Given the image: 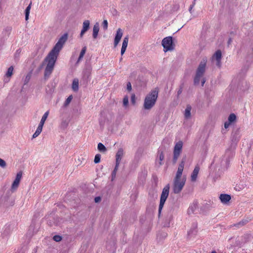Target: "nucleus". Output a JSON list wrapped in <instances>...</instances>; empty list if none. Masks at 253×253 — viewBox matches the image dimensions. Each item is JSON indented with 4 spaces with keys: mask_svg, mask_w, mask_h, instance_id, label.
<instances>
[{
    "mask_svg": "<svg viewBox=\"0 0 253 253\" xmlns=\"http://www.w3.org/2000/svg\"><path fill=\"white\" fill-rule=\"evenodd\" d=\"M68 36L67 33L63 35L45 57L44 61L47 62V65L44 71L45 78H48L51 74L59 53L68 39Z\"/></svg>",
    "mask_w": 253,
    "mask_h": 253,
    "instance_id": "1",
    "label": "nucleus"
},
{
    "mask_svg": "<svg viewBox=\"0 0 253 253\" xmlns=\"http://www.w3.org/2000/svg\"><path fill=\"white\" fill-rule=\"evenodd\" d=\"M234 156V151L231 149L226 150L224 156L221 158L220 166L218 167V170L223 172L229 166L230 160L233 158Z\"/></svg>",
    "mask_w": 253,
    "mask_h": 253,
    "instance_id": "2",
    "label": "nucleus"
},
{
    "mask_svg": "<svg viewBox=\"0 0 253 253\" xmlns=\"http://www.w3.org/2000/svg\"><path fill=\"white\" fill-rule=\"evenodd\" d=\"M158 91L152 90L144 99L143 107L145 110H150L155 104L158 98Z\"/></svg>",
    "mask_w": 253,
    "mask_h": 253,
    "instance_id": "3",
    "label": "nucleus"
},
{
    "mask_svg": "<svg viewBox=\"0 0 253 253\" xmlns=\"http://www.w3.org/2000/svg\"><path fill=\"white\" fill-rule=\"evenodd\" d=\"M207 62V58H204L202 59L199 65L194 80V84L195 85L199 84L201 78L203 77L204 73L205 72Z\"/></svg>",
    "mask_w": 253,
    "mask_h": 253,
    "instance_id": "4",
    "label": "nucleus"
},
{
    "mask_svg": "<svg viewBox=\"0 0 253 253\" xmlns=\"http://www.w3.org/2000/svg\"><path fill=\"white\" fill-rule=\"evenodd\" d=\"M169 184H168L167 185L165 186V187L163 189L162 193L161 195L160 202L159 206V214L161 213V212L163 209L165 202L168 197L169 194Z\"/></svg>",
    "mask_w": 253,
    "mask_h": 253,
    "instance_id": "5",
    "label": "nucleus"
},
{
    "mask_svg": "<svg viewBox=\"0 0 253 253\" xmlns=\"http://www.w3.org/2000/svg\"><path fill=\"white\" fill-rule=\"evenodd\" d=\"M185 178H182L181 180L174 179L172 188L173 193L175 194L179 193L185 185Z\"/></svg>",
    "mask_w": 253,
    "mask_h": 253,
    "instance_id": "6",
    "label": "nucleus"
},
{
    "mask_svg": "<svg viewBox=\"0 0 253 253\" xmlns=\"http://www.w3.org/2000/svg\"><path fill=\"white\" fill-rule=\"evenodd\" d=\"M182 146L183 142L181 141H179L175 144L174 147L173 157L172 159L173 164H175L176 163L177 159L182 152Z\"/></svg>",
    "mask_w": 253,
    "mask_h": 253,
    "instance_id": "7",
    "label": "nucleus"
},
{
    "mask_svg": "<svg viewBox=\"0 0 253 253\" xmlns=\"http://www.w3.org/2000/svg\"><path fill=\"white\" fill-rule=\"evenodd\" d=\"M162 44L165 52L172 50L174 48L172 44V38L170 36L164 38L162 40Z\"/></svg>",
    "mask_w": 253,
    "mask_h": 253,
    "instance_id": "8",
    "label": "nucleus"
},
{
    "mask_svg": "<svg viewBox=\"0 0 253 253\" xmlns=\"http://www.w3.org/2000/svg\"><path fill=\"white\" fill-rule=\"evenodd\" d=\"M186 156H185L183 157V158L181 161V162L179 164L178 169H177V172H176V175H175V176L174 179H178V180L182 179L181 176H182V172L183 171L184 166V164L186 162Z\"/></svg>",
    "mask_w": 253,
    "mask_h": 253,
    "instance_id": "9",
    "label": "nucleus"
},
{
    "mask_svg": "<svg viewBox=\"0 0 253 253\" xmlns=\"http://www.w3.org/2000/svg\"><path fill=\"white\" fill-rule=\"evenodd\" d=\"M92 68L90 65H86L84 69L83 72V78L86 81H90L91 79V73Z\"/></svg>",
    "mask_w": 253,
    "mask_h": 253,
    "instance_id": "10",
    "label": "nucleus"
},
{
    "mask_svg": "<svg viewBox=\"0 0 253 253\" xmlns=\"http://www.w3.org/2000/svg\"><path fill=\"white\" fill-rule=\"evenodd\" d=\"M222 57L221 51L220 50H217L212 56V60H216V65L218 67H220L221 63V59Z\"/></svg>",
    "mask_w": 253,
    "mask_h": 253,
    "instance_id": "11",
    "label": "nucleus"
},
{
    "mask_svg": "<svg viewBox=\"0 0 253 253\" xmlns=\"http://www.w3.org/2000/svg\"><path fill=\"white\" fill-rule=\"evenodd\" d=\"M90 22L88 20H85L84 21L83 24V28L81 30V33L80 34V38H82L84 34V33L87 31V30L89 28Z\"/></svg>",
    "mask_w": 253,
    "mask_h": 253,
    "instance_id": "12",
    "label": "nucleus"
},
{
    "mask_svg": "<svg viewBox=\"0 0 253 253\" xmlns=\"http://www.w3.org/2000/svg\"><path fill=\"white\" fill-rule=\"evenodd\" d=\"M123 34L122 30L120 28H119L117 31V33L114 39V44L115 47H116L118 44L119 43L122 37Z\"/></svg>",
    "mask_w": 253,
    "mask_h": 253,
    "instance_id": "13",
    "label": "nucleus"
},
{
    "mask_svg": "<svg viewBox=\"0 0 253 253\" xmlns=\"http://www.w3.org/2000/svg\"><path fill=\"white\" fill-rule=\"evenodd\" d=\"M240 139V136L239 135V132L237 130L236 132L233 133L232 135L231 140L232 142V147L233 149L236 147L237 143L238 142Z\"/></svg>",
    "mask_w": 253,
    "mask_h": 253,
    "instance_id": "14",
    "label": "nucleus"
},
{
    "mask_svg": "<svg viewBox=\"0 0 253 253\" xmlns=\"http://www.w3.org/2000/svg\"><path fill=\"white\" fill-rule=\"evenodd\" d=\"M124 156V150L122 148H119L116 155V164H119Z\"/></svg>",
    "mask_w": 253,
    "mask_h": 253,
    "instance_id": "15",
    "label": "nucleus"
},
{
    "mask_svg": "<svg viewBox=\"0 0 253 253\" xmlns=\"http://www.w3.org/2000/svg\"><path fill=\"white\" fill-rule=\"evenodd\" d=\"M199 170L200 167L199 166H196L195 167L191 175V180L192 181L194 182L196 180Z\"/></svg>",
    "mask_w": 253,
    "mask_h": 253,
    "instance_id": "16",
    "label": "nucleus"
},
{
    "mask_svg": "<svg viewBox=\"0 0 253 253\" xmlns=\"http://www.w3.org/2000/svg\"><path fill=\"white\" fill-rule=\"evenodd\" d=\"M198 208V202L197 201L193 202V203L190 206V207L188 209V213L189 214L194 213L196 210Z\"/></svg>",
    "mask_w": 253,
    "mask_h": 253,
    "instance_id": "17",
    "label": "nucleus"
},
{
    "mask_svg": "<svg viewBox=\"0 0 253 253\" xmlns=\"http://www.w3.org/2000/svg\"><path fill=\"white\" fill-rule=\"evenodd\" d=\"M192 107L190 105H187L184 111V116L185 119L188 120L191 118V111Z\"/></svg>",
    "mask_w": 253,
    "mask_h": 253,
    "instance_id": "18",
    "label": "nucleus"
},
{
    "mask_svg": "<svg viewBox=\"0 0 253 253\" xmlns=\"http://www.w3.org/2000/svg\"><path fill=\"white\" fill-rule=\"evenodd\" d=\"M219 198L222 203L227 204L231 200V196L228 194H221Z\"/></svg>",
    "mask_w": 253,
    "mask_h": 253,
    "instance_id": "19",
    "label": "nucleus"
},
{
    "mask_svg": "<svg viewBox=\"0 0 253 253\" xmlns=\"http://www.w3.org/2000/svg\"><path fill=\"white\" fill-rule=\"evenodd\" d=\"M12 28L11 27H6L2 32L3 38H7L8 37L11 33Z\"/></svg>",
    "mask_w": 253,
    "mask_h": 253,
    "instance_id": "20",
    "label": "nucleus"
},
{
    "mask_svg": "<svg viewBox=\"0 0 253 253\" xmlns=\"http://www.w3.org/2000/svg\"><path fill=\"white\" fill-rule=\"evenodd\" d=\"M99 31V24L98 23H96L94 25L93 28L92 37L94 39H95L97 38Z\"/></svg>",
    "mask_w": 253,
    "mask_h": 253,
    "instance_id": "21",
    "label": "nucleus"
},
{
    "mask_svg": "<svg viewBox=\"0 0 253 253\" xmlns=\"http://www.w3.org/2000/svg\"><path fill=\"white\" fill-rule=\"evenodd\" d=\"M42 127H43L42 126L39 124V126H38L36 131L33 135V138H36L40 134V133H41V132L42 131Z\"/></svg>",
    "mask_w": 253,
    "mask_h": 253,
    "instance_id": "22",
    "label": "nucleus"
},
{
    "mask_svg": "<svg viewBox=\"0 0 253 253\" xmlns=\"http://www.w3.org/2000/svg\"><path fill=\"white\" fill-rule=\"evenodd\" d=\"M32 2V1L30 2L29 5L26 7L25 10V20L27 21L29 19V16L30 14V9L31 8Z\"/></svg>",
    "mask_w": 253,
    "mask_h": 253,
    "instance_id": "23",
    "label": "nucleus"
},
{
    "mask_svg": "<svg viewBox=\"0 0 253 253\" xmlns=\"http://www.w3.org/2000/svg\"><path fill=\"white\" fill-rule=\"evenodd\" d=\"M86 51V46L83 47V48L82 49L81 52H80V54L79 57L78 59L77 63H78L81 60H82L84 54L85 53Z\"/></svg>",
    "mask_w": 253,
    "mask_h": 253,
    "instance_id": "24",
    "label": "nucleus"
},
{
    "mask_svg": "<svg viewBox=\"0 0 253 253\" xmlns=\"http://www.w3.org/2000/svg\"><path fill=\"white\" fill-rule=\"evenodd\" d=\"M48 115H49V111H47L44 113V114L43 115V116L42 118V119L40 121L39 125L43 126L46 120L47 119Z\"/></svg>",
    "mask_w": 253,
    "mask_h": 253,
    "instance_id": "25",
    "label": "nucleus"
},
{
    "mask_svg": "<svg viewBox=\"0 0 253 253\" xmlns=\"http://www.w3.org/2000/svg\"><path fill=\"white\" fill-rule=\"evenodd\" d=\"M72 89L74 91H76L79 89V82L77 79H74L72 83Z\"/></svg>",
    "mask_w": 253,
    "mask_h": 253,
    "instance_id": "26",
    "label": "nucleus"
},
{
    "mask_svg": "<svg viewBox=\"0 0 253 253\" xmlns=\"http://www.w3.org/2000/svg\"><path fill=\"white\" fill-rule=\"evenodd\" d=\"M98 150L102 153H105L107 151V148L106 147L101 143H99L97 145Z\"/></svg>",
    "mask_w": 253,
    "mask_h": 253,
    "instance_id": "27",
    "label": "nucleus"
},
{
    "mask_svg": "<svg viewBox=\"0 0 253 253\" xmlns=\"http://www.w3.org/2000/svg\"><path fill=\"white\" fill-rule=\"evenodd\" d=\"M158 158L159 160V164L160 166H161L162 165V161L164 159V155L163 154V151H161L160 150L158 151Z\"/></svg>",
    "mask_w": 253,
    "mask_h": 253,
    "instance_id": "28",
    "label": "nucleus"
},
{
    "mask_svg": "<svg viewBox=\"0 0 253 253\" xmlns=\"http://www.w3.org/2000/svg\"><path fill=\"white\" fill-rule=\"evenodd\" d=\"M236 120V116L234 113L231 114L228 118V121L232 124V123L235 122Z\"/></svg>",
    "mask_w": 253,
    "mask_h": 253,
    "instance_id": "29",
    "label": "nucleus"
},
{
    "mask_svg": "<svg viewBox=\"0 0 253 253\" xmlns=\"http://www.w3.org/2000/svg\"><path fill=\"white\" fill-rule=\"evenodd\" d=\"M197 233V225H193V228L191 229L188 232V235H196Z\"/></svg>",
    "mask_w": 253,
    "mask_h": 253,
    "instance_id": "30",
    "label": "nucleus"
},
{
    "mask_svg": "<svg viewBox=\"0 0 253 253\" xmlns=\"http://www.w3.org/2000/svg\"><path fill=\"white\" fill-rule=\"evenodd\" d=\"M119 166V164L117 165V164H116L115 167L112 173V180H113L115 179V178L116 177V173L118 170Z\"/></svg>",
    "mask_w": 253,
    "mask_h": 253,
    "instance_id": "31",
    "label": "nucleus"
},
{
    "mask_svg": "<svg viewBox=\"0 0 253 253\" xmlns=\"http://www.w3.org/2000/svg\"><path fill=\"white\" fill-rule=\"evenodd\" d=\"M13 68L12 66L9 67L5 74L6 77L7 78L10 77L13 74Z\"/></svg>",
    "mask_w": 253,
    "mask_h": 253,
    "instance_id": "32",
    "label": "nucleus"
},
{
    "mask_svg": "<svg viewBox=\"0 0 253 253\" xmlns=\"http://www.w3.org/2000/svg\"><path fill=\"white\" fill-rule=\"evenodd\" d=\"M248 222L247 220H242L237 224H234V226L237 227H240L245 225Z\"/></svg>",
    "mask_w": 253,
    "mask_h": 253,
    "instance_id": "33",
    "label": "nucleus"
},
{
    "mask_svg": "<svg viewBox=\"0 0 253 253\" xmlns=\"http://www.w3.org/2000/svg\"><path fill=\"white\" fill-rule=\"evenodd\" d=\"M128 36L125 37L124 40H123V43H122V47H127V44H128Z\"/></svg>",
    "mask_w": 253,
    "mask_h": 253,
    "instance_id": "34",
    "label": "nucleus"
},
{
    "mask_svg": "<svg viewBox=\"0 0 253 253\" xmlns=\"http://www.w3.org/2000/svg\"><path fill=\"white\" fill-rule=\"evenodd\" d=\"M72 95H70L69 96L67 99L66 100H65L64 103V106L65 107H66L71 102L72 99Z\"/></svg>",
    "mask_w": 253,
    "mask_h": 253,
    "instance_id": "35",
    "label": "nucleus"
},
{
    "mask_svg": "<svg viewBox=\"0 0 253 253\" xmlns=\"http://www.w3.org/2000/svg\"><path fill=\"white\" fill-rule=\"evenodd\" d=\"M68 126V122L67 120H63L62 121L61 123V127L65 129L66 128L67 126Z\"/></svg>",
    "mask_w": 253,
    "mask_h": 253,
    "instance_id": "36",
    "label": "nucleus"
},
{
    "mask_svg": "<svg viewBox=\"0 0 253 253\" xmlns=\"http://www.w3.org/2000/svg\"><path fill=\"white\" fill-rule=\"evenodd\" d=\"M101 155L99 154H97L95 156V158L94 159V162L95 164L99 163L100 161Z\"/></svg>",
    "mask_w": 253,
    "mask_h": 253,
    "instance_id": "37",
    "label": "nucleus"
},
{
    "mask_svg": "<svg viewBox=\"0 0 253 253\" xmlns=\"http://www.w3.org/2000/svg\"><path fill=\"white\" fill-rule=\"evenodd\" d=\"M19 184V183L18 182L14 180L13 182L12 183V186H11V190L12 191L15 190L17 188Z\"/></svg>",
    "mask_w": 253,
    "mask_h": 253,
    "instance_id": "38",
    "label": "nucleus"
},
{
    "mask_svg": "<svg viewBox=\"0 0 253 253\" xmlns=\"http://www.w3.org/2000/svg\"><path fill=\"white\" fill-rule=\"evenodd\" d=\"M128 104V98L127 96L124 97L123 99V105L124 106L126 107Z\"/></svg>",
    "mask_w": 253,
    "mask_h": 253,
    "instance_id": "39",
    "label": "nucleus"
},
{
    "mask_svg": "<svg viewBox=\"0 0 253 253\" xmlns=\"http://www.w3.org/2000/svg\"><path fill=\"white\" fill-rule=\"evenodd\" d=\"M6 166V162L1 158H0V167L2 168H5Z\"/></svg>",
    "mask_w": 253,
    "mask_h": 253,
    "instance_id": "40",
    "label": "nucleus"
},
{
    "mask_svg": "<svg viewBox=\"0 0 253 253\" xmlns=\"http://www.w3.org/2000/svg\"><path fill=\"white\" fill-rule=\"evenodd\" d=\"M53 239L56 242H59L62 240V237L59 235H55L53 236Z\"/></svg>",
    "mask_w": 253,
    "mask_h": 253,
    "instance_id": "41",
    "label": "nucleus"
},
{
    "mask_svg": "<svg viewBox=\"0 0 253 253\" xmlns=\"http://www.w3.org/2000/svg\"><path fill=\"white\" fill-rule=\"evenodd\" d=\"M103 29L106 30L108 28V22L107 20H104L103 22Z\"/></svg>",
    "mask_w": 253,
    "mask_h": 253,
    "instance_id": "42",
    "label": "nucleus"
},
{
    "mask_svg": "<svg viewBox=\"0 0 253 253\" xmlns=\"http://www.w3.org/2000/svg\"><path fill=\"white\" fill-rule=\"evenodd\" d=\"M183 86L181 85L177 91V97L181 94L182 92Z\"/></svg>",
    "mask_w": 253,
    "mask_h": 253,
    "instance_id": "43",
    "label": "nucleus"
},
{
    "mask_svg": "<svg viewBox=\"0 0 253 253\" xmlns=\"http://www.w3.org/2000/svg\"><path fill=\"white\" fill-rule=\"evenodd\" d=\"M126 88H127V89L128 90V91H130L131 90V89H132L131 84L130 82H128L127 83Z\"/></svg>",
    "mask_w": 253,
    "mask_h": 253,
    "instance_id": "44",
    "label": "nucleus"
},
{
    "mask_svg": "<svg viewBox=\"0 0 253 253\" xmlns=\"http://www.w3.org/2000/svg\"><path fill=\"white\" fill-rule=\"evenodd\" d=\"M131 101L133 104H134L135 103V96L134 94H132L131 96Z\"/></svg>",
    "mask_w": 253,
    "mask_h": 253,
    "instance_id": "45",
    "label": "nucleus"
},
{
    "mask_svg": "<svg viewBox=\"0 0 253 253\" xmlns=\"http://www.w3.org/2000/svg\"><path fill=\"white\" fill-rule=\"evenodd\" d=\"M21 178H22V172H19L17 173L16 174V178L21 180Z\"/></svg>",
    "mask_w": 253,
    "mask_h": 253,
    "instance_id": "46",
    "label": "nucleus"
},
{
    "mask_svg": "<svg viewBox=\"0 0 253 253\" xmlns=\"http://www.w3.org/2000/svg\"><path fill=\"white\" fill-rule=\"evenodd\" d=\"M231 124L228 121L225 122L224 126L225 128H227Z\"/></svg>",
    "mask_w": 253,
    "mask_h": 253,
    "instance_id": "47",
    "label": "nucleus"
},
{
    "mask_svg": "<svg viewBox=\"0 0 253 253\" xmlns=\"http://www.w3.org/2000/svg\"><path fill=\"white\" fill-rule=\"evenodd\" d=\"M101 197H99V196H98V197H96L95 198H94V202L95 203H98L99 202L101 201Z\"/></svg>",
    "mask_w": 253,
    "mask_h": 253,
    "instance_id": "48",
    "label": "nucleus"
},
{
    "mask_svg": "<svg viewBox=\"0 0 253 253\" xmlns=\"http://www.w3.org/2000/svg\"><path fill=\"white\" fill-rule=\"evenodd\" d=\"M126 47L122 46L121 51V53L122 55L124 54V53L125 52V51L126 50Z\"/></svg>",
    "mask_w": 253,
    "mask_h": 253,
    "instance_id": "49",
    "label": "nucleus"
},
{
    "mask_svg": "<svg viewBox=\"0 0 253 253\" xmlns=\"http://www.w3.org/2000/svg\"><path fill=\"white\" fill-rule=\"evenodd\" d=\"M196 0H194V1H193V3L192 5H190V7H189V10L190 12H191V10H192V9L193 8V7H194L195 4V1Z\"/></svg>",
    "mask_w": 253,
    "mask_h": 253,
    "instance_id": "50",
    "label": "nucleus"
},
{
    "mask_svg": "<svg viewBox=\"0 0 253 253\" xmlns=\"http://www.w3.org/2000/svg\"><path fill=\"white\" fill-rule=\"evenodd\" d=\"M206 82V80L205 79H203L202 80V82H201V83H202V86H203L205 83Z\"/></svg>",
    "mask_w": 253,
    "mask_h": 253,
    "instance_id": "51",
    "label": "nucleus"
},
{
    "mask_svg": "<svg viewBox=\"0 0 253 253\" xmlns=\"http://www.w3.org/2000/svg\"><path fill=\"white\" fill-rule=\"evenodd\" d=\"M232 42V39L231 38H229V40H228V44H230V43L231 42Z\"/></svg>",
    "mask_w": 253,
    "mask_h": 253,
    "instance_id": "52",
    "label": "nucleus"
},
{
    "mask_svg": "<svg viewBox=\"0 0 253 253\" xmlns=\"http://www.w3.org/2000/svg\"><path fill=\"white\" fill-rule=\"evenodd\" d=\"M14 181H16V182H18L19 183L20 180L15 178Z\"/></svg>",
    "mask_w": 253,
    "mask_h": 253,
    "instance_id": "53",
    "label": "nucleus"
},
{
    "mask_svg": "<svg viewBox=\"0 0 253 253\" xmlns=\"http://www.w3.org/2000/svg\"><path fill=\"white\" fill-rule=\"evenodd\" d=\"M211 253H216V252L215 251H212Z\"/></svg>",
    "mask_w": 253,
    "mask_h": 253,
    "instance_id": "54",
    "label": "nucleus"
},
{
    "mask_svg": "<svg viewBox=\"0 0 253 253\" xmlns=\"http://www.w3.org/2000/svg\"><path fill=\"white\" fill-rule=\"evenodd\" d=\"M4 81H5V82H7L6 81H5V80H4Z\"/></svg>",
    "mask_w": 253,
    "mask_h": 253,
    "instance_id": "55",
    "label": "nucleus"
},
{
    "mask_svg": "<svg viewBox=\"0 0 253 253\" xmlns=\"http://www.w3.org/2000/svg\"><path fill=\"white\" fill-rule=\"evenodd\" d=\"M4 81H5V82H7L6 81H5V80H4Z\"/></svg>",
    "mask_w": 253,
    "mask_h": 253,
    "instance_id": "56",
    "label": "nucleus"
}]
</instances>
